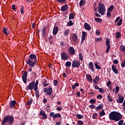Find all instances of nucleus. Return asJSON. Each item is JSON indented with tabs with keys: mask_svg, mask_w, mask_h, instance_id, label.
Segmentation results:
<instances>
[{
	"mask_svg": "<svg viewBox=\"0 0 125 125\" xmlns=\"http://www.w3.org/2000/svg\"><path fill=\"white\" fill-rule=\"evenodd\" d=\"M60 45L61 46H64V45H65V42H60Z\"/></svg>",
	"mask_w": 125,
	"mask_h": 125,
	"instance_id": "nucleus-61",
	"label": "nucleus"
},
{
	"mask_svg": "<svg viewBox=\"0 0 125 125\" xmlns=\"http://www.w3.org/2000/svg\"><path fill=\"white\" fill-rule=\"evenodd\" d=\"M120 50H122V51H123V52H125V46L122 45L120 46Z\"/></svg>",
	"mask_w": 125,
	"mask_h": 125,
	"instance_id": "nucleus-38",
	"label": "nucleus"
},
{
	"mask_svg": "<svg viewBox=\"0 0 125 125\" xmlns=\"http://www.w3.org/2000/svg\"><path fill=\"white\" fill-rule=\"evenodd\" d=\"M72 40L73 41V42H78L79 39H78V36L77 35L74 34L71 37Z\"/></svg>",
	"mask_w": 125,
	"mask_h": 125,
	"instance_id": "nucleus-11",
	"label": "nucleus"
},
{
	"mask_svg": "<svg viewBox=\"0 0 125 125\" xmlns=\"http://www.w3.org/2000/svg\"><path fill=\"white\" fill-rule=\"evenodd\" d=\"M120 19H121V17H118L116 19L115 21V22L117 23V22H119V21L120 20Z\"/></svg>",
	"mask_w": 125,
	"mask_h": 125,
	"instance_id": "nucleus-55",
	"label": "nucleus"
},
{
	"mask_svg": "<svg viewBox=\"0 0 125 125\" xmlns=\"http://www.w3.org/2000/svg\"><path fill=\"white\" fill-rule=\"evenodd\" d=\"M89 69H90L91 71L92 72H94V66H93V63L91 62H90L89 63Z\"/></svg>",
	"mask_w": 125,
	"mask_h": 125,
	"instance_id": "nucleus-16",
	"label": "nucleus"
},
{
	"mask_svg": "<svg viewBox=\"0 0 125 125\" xmlns=\"http://www.w3.org/2000/svg\"><path fill=\"white\" fill-rule=\"evenodd\" d=\"M105 111L104 109L102 110L101 112L99 113L100 117H103V116H105Z\"/></svg>",
	"mask_w": 125,
	"mask_h": 125,
	"instance_id": "nucleus-29",
	"label": "nucleus"
},
{
	"mask_svg": "<svg viewBox=\"0 0 125 125\" xmlns=\"http://www.w3.org/2000/svg\"><path fill=\"white\" fill-rule=\"evenodd\" d=\"M121 67H122V68H125V60H124V62H122L121 63Z\"/></svg>",
	"mask_w": 125,
	"mask_h": 125,
	"instance_id": "nucleus-51",
	"label": "nucleus"
},
{
	"mask_svg": "<svg viewBox=\"0 0 125 125\" xmlns=\"http://www.w3.org/2000/svg\"><path fill=\"white\" fill-rule=\"evenodd\" d=\"M61 58L62 60H68V58H69V56L68 54L66 52H63L61 54Z\"/></svg>",
	"mask_w": 125,
	"mask_h": 125,
	"instance_id": "nucleus-8",
	"label": "nucleus"
},
{
	"mask_svg": "<svg viewBox=\"0 0 125 125\" xmlns=\"http://www.w3.org/2000/svg\"><path fill=\"white\" fill-rule=\"evenodd\" d=\"M58 31H59V29L58 28V26H54L53 30V35H57V33H58Z\"/></svg>",
	"mask_w": 125,
	"mask_h": 125,
	"instance_id": "nucleus-15",
	"label": "nucleus"
},
{
	"mask_svg": "<svg viewBox=\"0 0 125 125\" xmlns=\"http://www.w3.org/2000/svg\"><path fill=\"white\" fill-rule=\"evenodd\" d=\"M79 60H80L81 61H82V60H83V54H82V53H80L79 55Z\"/></svg>",
	"mask_w": 125,
	"mask_h": 125,
	"instance_id": "nucleus-42",
	"label": "nucleus"
},
{
	"mask_svg": "<svg viewBox=\"0 0 125 125\" xmlns=\"http://www.w3.org/2000/svg\"><path fill=\"white\" fill-rule=\"evenodd\" d=\"M28 75V73L27 72V71H25L23 73V74H22V79L23 80V83H27V76Z\"/></svg>",
	"mask_w": 125,
	"mask_h": 125,
	"instance_id": "nucleus-10",
	"label": "nucleus"
},
{
	"mask_svg": "<svg viewBox=\"0 0 125 125\" xmlns=\"http://www.w3.org/2000/svg\"><path fill=\"white\" fill-rule=\"evenodd\" d=\"M32 103H33V99H30V100H29V101L27 102L26 105H27L29 106V105H31V104H32Z\"/></svg>",
	"mask_w": 125,
	"mask_h": 125,
	"instance_id": "nucleus-34",
	"label": "nucleus"
},
{
	"mask_svg": "<svg viewBox=\"0 0 125 125\" xmlns=\"http://www.w3.org/2000/svg\"><path fill=\"white\" fill-rule=\"evenodd\" d=\"M54 112H52L50 113V117H51V118H52V117H53V116H54Z\"/></svg>",
	"mask_w": 125,
	"mask_h": 125,
	"instance_id": "nucleus-62",
	"label": "nucleus"
},
{
	"mask_svg": "<svg viewBox=\"0 0 125 125\" xmlns=\"http://www.w3.org/2000/svg\"><path fill=\"white\" fill-rule=\"evenodd\" d=\"M95 16H96V17H101V15H100V14H98V13H95Z\"/></svg>",
	"mask_w": 125,
	"mask_h": 125,
	"instance_id": "nucleus-60",
	"label": "nucleus"
},
{
	"mask_svg": "<svg viewBox=\"0 0 125 125\" xmlns=\"http://www.w3.org/2000/svg\"><path fill=\"white\" fill-rule=\"evenodd\" d=\"M96 34L97 35H100V34H101V32L99 30H96Z\"/></svg>",
	"mask_w": 125,
	"mask_h": 125,
	"instance_id": "nucleus-64",
	"label": "nucleus"
},
{
	"mask_svg": "<svg viewBox=\"0 0 125 125\" xmlns=\"http://www.w3.org/2000/svg\"><path fill=\"white\" fill-rule=\"evenodd\" d=\"M123 23V19H120L119 21L117 23V26H121Z\"/></svg>",
	"mask_w": 125,
	"mask_h": 125,
	"instance_id": "nucleus-46",
	"label": "nucleus"
},
{
	"mask_svg": "<svg viewBox=\"0 0 125 125\" xmlns=\"http://www.w3.org/2000/svg\"><path fill=\"white\" fill-rule=\"evenodd\" d=\"M96 42H101L102 41V38L100 37L99 38H97L95 40Z\"/></svg>",
	"mask_w": 125,
	"mask_h": 125,
	"instance_id": "nucleus-43",
	"label": "nucleus"
},
{
	"mask_svg": "<svg viewBox=\"0 0 125 125\" xmlns=\"http://www.w3.org/2000/svg\"><path fill=\"white\" fill-rule=\"evenodd\" d=\"M118 100H117V103H123L124 102V100H125V98L124 96H122V95L119 94L118 95Z\"/></svg>",
	"mask_w": 125,
	"mask_h": 125,
	"instance_id": "nucleus-9",
	"label": "nucleus"
},
{
	"mask_svg": "<svg viewBox=\"0 0 125 125\" xmlns=\"http://www.w3.org/2000/svg\"><path fill=\"white\" fill-rule=\"evenodd\" d=\"M84 28L85 30H87V31H90L91 30V27L87 22L84 23Z\"/></svg>",
	"mask_w": 125,
	"mask_h": 125,
	"instance_id": "nucleus-13",
	"label": "nucleus"
},
{
	"mask_svg": "<svg viewBox=\"0 0 125 125\" xmlns=\"http://www.w3.org/2000/svg\"><path fill=\"white\" fill-rule=\"evenodd\" d=\"M3 33L6 35H9V30H8L7 28L5 27L3 29Z\"/></svg>",
	"mask_w": 125,
	"mask_h": 125,
	"instance_id": "nucleus-22",
	"label": "nucleus"
},
{
	"mask_svg": "<svg viewBox=\"0 0 125 125\" xmlns=\"http://www.w3.org/2000/svg\"><path fill=\"white\" fill-rule=\"evenodd\" d=\"M68 52L69 53V54H71V55H74V54H75V49H74V48L73 47H70L69 48L68 50Z\"/></svg>",
	"mask_w": 125,
	"mask_h": 125,
	"instance_id": "nucleus-14",
	"label": "nucleus"
},
{
	"mask_svg": "<svg viewBox=\"0 0 125 125\" xmlns=\"http://www.w3.org/2000/svg\"><path fill=\"white\" fill-rule=\"evenodd\" d=\"M98 11L101 15H104L106 12V8L104 4L99 2L98 3Z\"/></svg>",
	"mask_w": 125,
	"mask_h": 125,
	"instance_id": "nucleus-2",
	"label": "nucleus"
},
{
	"mask_svg": "<svg viewBox=\"0 0 125 125\" xmlns=\"http://www.w3.org/2000/svg\"><path fill=\"white\" fill-rule=\"evenodd\" d=\"M68 9V4H64L62 6L61 10L62 11H66Z\"/></svg>",
	"mask_w": 125,
	"mask_h": 125,
	"instance_id": "nucleus-18",
	"label": "nucleus"
},
{
	"mask_svg": "<svg viewBox=\"0 0 125 125\" xmlns=\"http://www.w3.org/2000/svg\"><path fill=\"white\" fill-rule=\"evenodd\" d=\"M14 121V119L13 118V116H9V115H7L4 117L2 124H6V123H8V124L11 125V124L13 123Z\"/></svg>",
	"mask_w": 125,
	"mask_h": 125,
	"instance_id": "nucleus-3",
	"label": "nucleus"
},
{
	"mask_svg": "<svg viewBox=\"0 0 125 125\" xmlns=\"http://www.w3.org/2000/svg\"><path fill=\"white\" fill-rule=\"evenodd\" d=\"M120 91V87L116 86L115 88V93L116 94H118L119 93V92Z\"/></svg>",
	"mask_w": 125,
	"mask_h": 125,
	"instance_id": "nucleus-35",
	"label": "nucleus"
},
{
	"mask_svg": "<svg viewBox=\"0 0 125 125\" xmlns=\"http://www.w3.org/2000/svg\"><path fill=\"white\" fill-rule=\"evenodd\" d=\"M96 102V101L95 99H92L90 100V103L91 104H94Z\"/></svg>",
	"mask_w": 125,
	"mask_h": 125,
	"instance_id": "nucleus-48",
	"label": "nucleus"
},
{
	"mask_svg": "<svg viewBox=\"0 0 125 125\" xmlns=\"http://www.w3.org/2000/svg\"><path fill=\"white\" fill-rule=\"evenodd\" d=\"M70 33V29H66L64 31V33L63 34V36H64V37H67V36H68V35H69V33Z\"/></svg>",
	"mask_w": 125,
	"mask_h": 125,
	"instance_id": "nucleus-25",
	"label": "nucleus"
},
{
	"mask_svg": "<svg viewBox=\"0 0 125 125\" xmlns=\"http://www.w3.org/2000/svg\"><path fill=\"white\" fill-rule=\"evenodd\" d=\"M112 70L113 72L115 73V74H118L119 73V72L118 71V69L116 68V66H115V65H112Z\"/></svg>",
	"mask_w": 125,
	"mask_h": 125,
	"instance_id": "nucleus-24",
	"label": "nucleus"
},
{
	"mask_svg": "<svg viewBox=\"0 0 125 125\" xmlns=\"http://www.w3.org/2000/svg\"><path fill=\"white\" fill-rule=\"evenodd\" d=\"M99 90L101 93H104V90L102 88H100Z\"/></svg>",
	"mask_w": 125,
	"mask_h": 125,
	"instance_id": "nucleus-56",
	"label": "nucleus"
},
{
	"mask_svg": "<svg viewBox=\"0 0 125 125\" xmlns=\"http://www.w3.org/2000/svg\"><path fill=\"white\" fill-rule=\"evenodd\" d=\"M77 124L79 125H83V121H81V120H79L77 122Z\"/></svg>",
	"mask_w": 125,
	"mask_h": 125,
	"instance_id": "nucleus-50",
	"label": "nucleus"
},
{
	"mask_svg": "<svg viewBox=\"0 0 125 125\" xmlns=\"http://www.w3.org/2000/svg\"><path fill=\"white\" fill-rule=\"evenodd\" d=\"M38 84H39V81L37 80L36 81L34 90H35V95L36 97H38L39 98V97H40V92H39V91H38Z\"/></svg>",
	"mask_w": 125,
	"mask_h": 125,
	"instance_id": "nucleus-4",
	"label": "nucleus"
},
{
	"mask_svg": "<svg viewBox=\"0 0 125 125\" xmlns=\"http://www.w3.org/2000/svg\"><path fill=\"white\" fill-rule=\"evenodd\" d=\"M47 95H51L52 94V88L51 87H49L47 91Z\"/></svg>",
	"mask_w": 125,
	"mask_h": 125,
	"instance_id": "nucleus-23",
	"label": "nucleus"
},
{
	"mask_svg": "<svg viewBox=\"0 0 125 125\" xmlns=\"http://www.w3.org/2000/svg\"><path fill=\"white\" fill-rule=\"evenodd\" d=\"M35 84H36V83H35V82L33 81L31 82L29 84L28 86L26 87L27 90H28V89H29L30 90H32L34 89V88H35Z\"/></svg>",
	"mask_w": 125,
	"mask_h": 125,
	"instance_id": "nucleus-7",
	"label": "nucleus"
},
{
	"mask_svg": "<svg viewBox=\"0 0 125 125\" xmlns=\"http://www.w3.org/2000/svg\"><path fill=\"white\" fill-rule=\"evenodd\" d=\"M74 18H75V17L74 16V14L73 13H70L69 14V20L74 19Z\"/></svg>",
	"mask_w": 125,
	"mask_h": 125,
	"instance_id": "nucleus-33",
	"label": "nucleus"
},
{
	"mask_svg": "<svg viewBox=\"0 0 125 125\" xmlns=\"http://www.w3.org/2000/svg\"><path fill=\"white\" fill-rule=\"evenodd\" d=\"M95 21H96L97 23H102V19H101V18H95Z\"/></svg>",
	"mask_w": 125,
	"mask_h": 125,
	"instance_id": "nucleus-28",
	"label": "nucleus"
},
{
	"mask_svg": "<svg viewBox=\"0 0 125 125\" xmlns=\"http://www.w3.org/2000/svg\"><path fill=\"white\" fill-rule=\"evenodd\" d=\"M118 124L119 125H122L124 124V120H120Z\"/></svg>",
	"mask_w": 125,
	"mask_h": 125,
	"instance_id": "nucleus-53",
	"label": "nucleus"
},
{
	"mask_svg": "<svg viewBox=\"0 0 125 125\" xmlns=\"http://www.w3.org/2000/svg\"><path fill=\"white\" fill-rule=\"evenodd\" d=\"M106 46H110V40L108 39H106Z\"/></svg>",
	"mask_w": 125,
	"mask_h": 125,
	"instance_id": "nucleus-41",
	"label": "nucleus"
},
{
	"mask_svg": "<svg viewBox=\"0 0 125 125\" xmlns=\"http://www.w3.org/2000/svg\"><path fill=\"white\" fill-rule=\"evenodd\" d=\"M107 99L109 102H112L113 101V99H112V97L110 95L107 96Z\"/></svg>",
	"mask_w": 125,
	"mask_h": 125,
	"instance_id": "nucleus-37",
	"label": "nucleus"
},
{
	"mask_svg": "<svg viewBox=\"0 0 125 125\" xmlns=\"http://www.w3.org/2000/svg\"><path fill=\"white\" fill-rule=\"evenodd\" d=\"M40 116H42L43 119H47V115L45 114V112L43 110H41L39 113Z\"/></svg>",
	"mask_w": 125,
	"mask_h": 125,
	"instance_id": "nucleus-12",
	"label": "nucleus"
},
{
	"mask_svg": "<svg viewBox=\"0 0 125 125\" xmlns=\"http://www.w3.org/2000/svg\"><path fill=\"white\" fill-rule=\"evenodd\" d=\"M121 33L120 32H117L116 34V38L117 39H120V38L121 37Z\"/></svg>",
	"mask_w": 125,
	"mask_h": 125,
	"instance_id": "nucleus-47",
	"label": "nucleus"
},
{
	"mask_svg": "<svg viewBox=\"0 0 125 125\" xmlns=\"http://www.w3.org/2000/svg\"><path fill=\"white\" fill-rule=\"evenodd\" d=\"M89 108H90V109H94L95 105H94V104H91L89 106Z\"/></svg>",
	"mask_w": 125,
	"mask_h": 125,
	"instance_id": "nucleus-58",
	"label": "nucleus"
},
{
	"mask_svg": "<svg viewBox=\"0 0 125 125\" xmlns=\"http://www.w3.org/2000/svg\"><path fill=\"white\" fill-rule=\"evenodd\" d=\"M58 83V81H57V80H54L53 81V83H54V85H55V86H56L57 85V83Z\"/></svg>",
	"mask_w": 125,
	"mask_h": 125,
	"instance_id": "nucleus-54",
	"label": "nucleus"
},
{
	"mask_svg": "<svg viewBox=\"0 0 125 125\" xmlns=\"http://www.w3.org/2000/svg\"><path fill=\"white\" fill-rule=\"evenodd\" d=\"M98 116V114L97 113H93L92 115V119H93V120H96V119H97Z\"/></svg>",
	"mask_w": 125,
	"mask_h": 125,
	"instance_id": "nucleus-31",
	"label": "nucleus"
},
{
	"mask_svg": "<svg viewBox=\"0 0 125 125\" xmlns=\"http://www.w3.org/2000/svg\"><path fill=\"white\" fill-rule=\"evenodd\" d=\"M15 104H16V101H11L9 103L10 108H13V107L15 106Z\"/></svg>",
	"mask_w": 125,
	"mask_h": 125,
	"instance_id": "nucleus-19",
	"label": "nucleus"
},
{
	"mask_svg": "<svg viewBox=\"0 0 125 125\" xmlns=\"http://www.w3.org/2000/svg\"><path fill=\"white\" fill-rule=\"evenodd\" d=\"M62 108L61 106H59L58 107H57V111H62Z\"/></svg>",
	"mask_w": 125,
	"mask_h": 125,
	"instance_id": "nucleus-57",
	"label": "nucleus"
},
{
	"mask_svg": "<svg viewBox=\"0 0 125 125\" xmlns=\"http://www.w3.org/2000/svg\"><path fill=\"white\" fill-rule=\"evenodd\" d=\"M95 67H96V69H97L98 70H100V66H99V65H98V64L96 62L95 63Z\"/></svg>",
	"mask_w": 125,
	"mask_h": 125,
	"instance_id": "nucleus-40",
	"label": "nucleus"
},
{
	"mask_svg": "<svg viewBox=\"0 0 125 125\" xmlns=\"http://www.w3.org/2000/svg\"><path fill=\"white\" fill-rule=\"evenodd\" d=\"M73 25H74V23L72 22V21H70L67 23V25L68 26H73Z\"/></svg>",
	"mask_w": 125,
	"mask_h": 125,
	"instance_id": "nucleus-36",
	"label": "nucleus"
},
{
	"mask_svg": "<svg viewBox=\"0 0 125 125\" xmlns=\"http://www.w3.org/2000/svg\"><path fill=\"white\" fill-rule=\"evenodd\" d=\"M114 9V6L113 5H111L109 7V8L108 9V11H112V10H113Z\"/></svg>",
	"mask_w": 125,
	"mask_h": 125,
	"instance_id": "nucleus-45",
	"label": "nucleus"
},
{
	"mask_svg": "<svg viewBox=\"0 0 125 125\" xmlns=\"http://www.w3.org/2000/svg\"><path fill=\"white\" fill-rule=\"evenodd\" d=\"M71 65H72V62L70 61H67L65 63V66L66 67H71Z\"/></svg>",
	"mask_w": 125,
	"mask_h": 125,
	"instance_id": "nucleus-32",
	"label": "nucleus"
},
{
	"mask_svg": "<svg viewBox=\"0 0 125 125\" xmlns=\"http://www.w3.org/2000/svg\"><path fill=\"white\" fill-rule=\"evenodd\" d=\"M97 98L98 99H99V98H100V99H102V95H100V94L98 95L97 96Z\"/></svg>",
	"mask_w": 125,
	"mask_h": 125,
	"instance_id": "nucleus-59",
	"label": "nucleus"
},
{
	"mask_svg": "<svg viewBox=\"0 0 125 125\" xmlns=\"http://www.w3.org/2000/svg\"><path fill=\"white\" fill-rule=\"evenodd\" d=\"M76 117H77V118H78V119H79V120H81V119H83V116L81 114L76 115Z\"/></svg>",
	"mask_w": 125,
	"mask_h": 125,
	"instance_id": "nucleus-39",
	"label": "nucleus"
},
{
	"mask_svg": "<svg viewBox=\"0 0 125 125\" xmlns=\"http://www.w3.org/2000/svg\"><path fill=\"white\" fill-rule=\"evenodd\" d=\"M86 79H87V81H88V82H92V77L90 75L86 74Z\"/></svg>",
	"mask_w": 125,
	"mask_h": 125,
	"instance_id": "nucleus-21",
	"label": "nucleus"
},
{
	"mask_svg": "<svg viewBox=\"0 0 125 125\" xmlns=\"http://www.w3.org/2000/svg\"><path fill=\"white\" fill-rule=\"evenodd\" d=\"M72 66L73 68H80V66H81V62L80 61L74 60L72 62Z\"/></svg>",
	"mask_w": 125,
	"mask_h": 125,
	"instance_id": "nucleus-6",
	"label": "nucleus"
},
{
	"mask_svg": "<svg viewBox=\"0 0 125 125\" xmlns=\"http://www.w3.org/2000/svg\"><path fill=\"white\" fill-rule=\"evenodd\" d=\"M42 85H43V86L45 87V86H47V85H48V84H47V81H46V80L44 79L43 80L42 82Z\"/></svg>",
	"mask_w": 125,
	"mask_h": 125,
	"instance_id": "nucleus-27",
	"label": "nucleus"
},
{
	"mask_svg": "<svg viewBox=\"0 0 125 125\" xmlns=\"http://www.w3.org/2000/svg\"><path fill=\"white\" fill-rule=\"evenodd\" d=\"M36 63H37V60H32L28 59L27 61V65H29L31 68H33L36 65Z\"/></svg>",
	"mask_w": 125,
	"mask_h": 125,
	"instance_id": "nucleus-5",
	"label": "nucleus"
},
{
	"mask_svg": "<svg viewBox=\"0 0 125 125\" xmlns=\"http://www.w3.org/2000/svg\"><path fill=\"white\" fill-rule=\"evenodd\" d=\"M109 119L115 122H119L120 120L122 119V114L118 112H112L109 115Z\"/></svg>",
	"mask_w": 125,
	"mask_h": 125,
	"instance_id": "nucleus-1",
	"label": "nucleus"
},
{
	"mask_svg": "<svg viewBox=\"0 0 125 125\" xmlns=\"http://www.w3.org/2000/svg\"><path fill=\"white\" fill-rule=\"evenodd\" d=\"M56 118H61V114H60L59 113L55 114L53 116V119H56Z\"/></svg>",
	"mask_w": 125,
	"mask_h": 125,
	"instance_id": "nucleus-26",
	"label": "nucleus"
},
{
	"mask_svg": "<svg viewBox=\"0 0 125 125\" xmlns=\"http://www.w3.org/2000/svg\"><path fill=\"white\" fill-rule=\"evenodd\" d=\"M87 35V33L86 32H85V31L83 32L82 37H86Z\"/></svg>",
	"mask_w": 125,
	"mask_h": 125,
	"instance_id": "nucleus-49",
	"label": "nucleus"
},
{
	"mask_svg": "<svg viewBox=\"0 0 125 125\" xmlns=\"http://www.w3.org/2000/svg\"><path fill=\"white\" fill-rule=\"evenodd\" d=\"M103 104H101L99 105L98 106L95 108V110L96 111H99V110H102V109H103Z\"/></svg>",
	"mask_w": 125,
	"mask_h": 125,
	"instance_id": "nucleus-20",
	"label": "nucleus"
},
{
	"mask_svg": "<svg viewBox=\"0 0 125 125\" xmlns=\"http://www.w3.org/2000/svg\"><path fill=\"white\" fill-rule=\"evenodd\" d=\"M29 60H37V56L35 54H30L29 55Z\"/></svg>",
	"mask_w": 125,
	"mask_h": 125,
	"instance_id": "nucleus-17",
	"label": "nucleus"
},
{
	"mask_svg": "<svg viewBox=\"0 0 125 125\" xmlns=\"http://www.w3.org/2000/svg\"><path fill=\"white\" fill-rule=\"evenodd\" d=\"M109 50H110V46H107L106 53H108V52H109Z\"/></svg>",
	"mask_w": 125,
	"mask_h": 125,
	"instance_id": "nucleus-63",
	"label": "nucleus"
},
{
	"mask_svg": "<svg viewBox=\"0 0 125 125\" xmlns=\"http://www.w3.org/2000/svg\"><path fill=\"white\" fill-rule=\"evenodd\" d=\"M46 31V28L44 27L42 29V33L43 35H44V34H45V32Z\"/></svg>",
	"mask_w": 125,
	"mask_h": 125,
	"instance_id": "nucleus-52",
	"label": "nucleus"
},
{
	"mask_svg": "<svg viewBox=\"0 0 125 125\" xmlns=\"http://www.w3.org/2000/svg\"><path fill=\"white\" fill-rule=\"evenodd\" d=\"M85 3V1L83 0H81L79 3L80 6L82 7L83 5H84V4Z\"/></svg>",
	"mask_w": 125,
	"mask_h": 125,
	"instance_id": "nucleus-30",
	"label": "nucleus"
},
{
	"mask_svg": "<svg viewBox=\"0 0 125 125\" xmlns=\"http://www.w3.org/2000/svg\"><path fill=\"white\" fill-rule=\"evenodd\" d=\"M66 1V0H57V2L59 3H64Z\"/></svg>",
	"mask_w": 125,
	"mask_h": 125,
	"instance_id": "nucleus-44",
	"label": "nucleus"
}]
</instances>
